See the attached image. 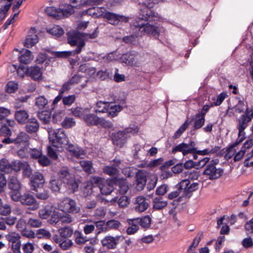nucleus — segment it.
I'll use <instances>...</instances> for the list:
<instances>
[{"label":"nucleus","mask_w":253,"mask_h":253,"mask_svg":"<svg viewBox=\"0 0 253 253\" xmlns=\"http://www.w3.org/2000/svg\"><path fill=\"white\" fill-rule=\"evenodd\" d=\"M98 9H100L102 11L98 15H103V17L105 18L111 24L117 25L120 22H126L128 20L127 18L124 16L107 11L105 8H100Z\"/></svg>","instance_id":"nucleus-9"},{"label":"nucleus","mask_w":253,"mask_h":253,"mask_svg":"<svg viewBox=\"0 0 253 253\" xmlns=\"http://www.w3.org/2000/svg\"><path fill=\"white\" fill-rule=\"evenodd\" d=\"M29 136L25 132H20L18 133L15 138H14V144L17 145H28Z\"/></svg>","instance_id":"nucleus-25"},{"label":"nucleus","mask_w":253,"mask_h":253,"mask_svg":"<svg viewBox=\"0 0 253 253\" xmlns=\"http://www.w3.org/2000/svg\"><path fill=\"white\" fill-rule=\"evenodd\" d=\"M60 235L63 237H69L72 236L73 233V229L70 227H65L59 229Z\"/></svg>","instance_id":"nucleus-48"},{"label":"nucleus","mask_w":253,"mask_h":253,"mask_svg":"<svg viewBox=\"0 0 253 253\" xmlns=\"http://www.w3.org/2000/svg\"><path fill=\"white\" fill-rule=\"evenodd\" d=\"M28 117V114L25 110L18 111L15 113V118L20 123H25Z\"/></svg>","instance_id":"nucleus-38"},{"label":"nucleus","mask_w":253,"mask_h":253,"mask_svg":"<svg viewBox=\"0 0 253 253\" xmlns=\"http://www.w3.org/2000/svg\"><path fill=\"white\" fill-rule=\"evenodd\" d=\"M10 70L17 71V74L21 77H24L25 75H28V68L24 66H20L18 68L15 65H11L9 67Z\"/></svg>","instance_id":"nucleus-36"},{"label":"nucleus","mask_w":253,"mask_h":253,"mask_svg":"<svg viewBox=\"0 0 253 253\" xmlns=\"http://www.w3.org/2000/svg\"><path fill=\"white\" fill-rule=\"evenodd\" d=\"M39 128V125L37 120L35 118L30 119L26 125L25 129L29 133H33L36 132Z\"/></svg>","instance_id":"nucleus-29"},{"label":"nucleus","mask_w":253,"mask_h":253,"mask_svg":"<svg viewBox=\"0 0 253 253\" xmlns=\"http://www.w3.org/2000/svg\"><path fill=\"white\" fill-rule=\"evenodd\" d=\"M47 32L52 35L59 37L63 35L64 32L63 29L58 25H52L46 29Z\"/></svg>","instance_id":"nucleus-35"},{"label":"nucleus","mask_w":253,"mask_h":253,"mask_svg":"<svg viewBox=\"0 0 253 253\" xmlns=\"http://www.w3.org/2000/svg\"><path fill=\"white\" fill-rule=\"evenodd\" d=\"M133 27L132 29L134 34L123 38V41L126 43H134L138 37L142 36L145 34L152 35L155 38H158L160 34L165 32V29L163 27L153 25L149 23L144 24L137 22Z\"/></svg>","instance_id":"nucleus-3"},{"label":"nucleus","mask_w":253,"mask_h":253,"mask_svg":"<svg viewBox=\"0 0 253 253\" xmlns=\"http://www.w3.org/2000/svg\"><path fill=\"white\" fill-rule=\"evenodd\" d=\"M119 58L117 51L108 53L103 57L105 61L109 62L118 60Z\"/></svg>","instance_id":"nucleus-59"},{"label":"nucleus","mask_w":253,"mask_h":253,"mask_svg":"<svg viewBox=\"0 0 253 253\" xmlns=\"http://www.w3.org/2000/svg\"><path fill=\"white\" fill-rule=\"evenodd\" d=\"M133 156L135 158H138L139 155H142L144 152L142 150L141 146L139 144H135L133 146Z\"/></svg>","instance_id":"nucleus-61"},{"label":"nucleus","mask_w":253,"mask_h":253,"mask_svg":"<svg viewBox=\"0 0 253 253\" xmlns=\"http://www.w3.org/2000/svg\"><path fill=\"white\" fill-rule=\"evenodd\" d=\"M79 70L80 72L84 73L86 78L93 77L96 71L95 68L90 67L87 64L81 65L80 66Z\"/></svg>","instance_id":"nucleus-30"},{"label":"nucleus","mask_w":253,"mask_h":253,"mask_svg":"<svg viewBox=\"0 0 253 253\" xmlns=\"http://www.w3.org/2000/svg\"><path fill=\"white\" fill-rule=\"evenodd\" d=\"M109 102L98 101L96 103V112L100 113L107 112Z\"/></svg>","instance_id":"nucleus-45"},{"label":"nucleus","mask_w":253,"mask_h":253,"mask_svg":"<svg viewBox=\"0 0 253 253\" xmlns=\"http://www.w3.org/2000/svg\"><path fill=\"white\" fill-rule=\"evenodd\" d=\"M119 236L108 235L102 239L101 244L102 246L105 249H115L119 244Z\"/></svg>","instance_id":"nucleus-15"},{"label":"nucleus","mask_w":253,"mask_h":253,"mask_svg":"<svg viewBox=\"0 0 253 253\" xmlns=\"http://www.w3.org/2000/svg\"><path fill=\"white\" fill-rule=\"evenodd\" d=\"M27 224L32 228H39L42 225V222L38 218H30L27 222Z\"/></svg>","instance_id":"nucleus-55"},{"label":"nucleus","mask_w":253,"mask_h":253,"mask_svg":"<svg viewBox=\"0 0 253 253\" xmlns=\"http://www.w3.org/2000/svg\"><path fill=\"white\" fill-rule=\"evenodd\" d=\"M70 2L73 8H81L88 5L87 0H70Z\"/></svg>","instance_id":"nucleus-52"},{"label":"nucleus","mask_w":253,"mask_h":253,"mask_svg":"<svg viewBox=\"0 0 253 253\" xmlns=\"http://www.w3.org/2000/svg\"><path fill=\"white\" fill-rule=\"evenodd\" d=\"M135 204V209L139 212L145 211L149 206V204L146 199L142 196H139L136 198Z\"/></svg>","instance_id":"nucleus-26"},{"label":"nucleus","mask_w":253,"mask_h":253,"mask_svg":"<svg viewBox=\"0 0 253 253\" xmlns=\"http://www.w3.org/2000/svg\"><path fill=\"white\" fill-rule=\"evenodd\" d=\"M60 10L62 12V18L64 16L67 17L74 12L73 6L68 4L61 6Z\"/></svg>","instance_id":"nucleus-42"},{"label":"nucleus","mask_w":253,"mask_h":253,"mask_svg":"<svg viewBox=\"0 0 253 253\" xmlns=\"http://www.w3.org/2000/svg\"><path fill=\"white\" fill-rule=\"evenodd\" d=\"M122 131L126 134V135L127 136V137L128 138L129 137L130 134H134L137 133L138 131V129L136 126L133 125L126 128L124 131Z\"/></svg>","instance_id":"nucleus-60"},{"label":"nucleus","mask_w":253,"mask_h":253,"mask_svg":"<svg viewBox=\"0 0 253 253\" xmlns=\"http://www.w3.org/2000/svg\"><path fill=\"white\" fill-rule=\"evenodd\" d=\"M11 4H3V2L0 3V21L2 20L6 16V12L9 10Z\"/></svg>","instance_id":"nucleus-46"},{"label":"nucleus","mask_w":253,"mask_h":253,"mask_svg":"<svg viewBox=\"0 0 253 253\" xmlns=\"http://www.w3.org/2000/svg\"><path fill=\"white\" fill-rule=\"evenodd\" d=\"M113 163H114V165L118 167V168L120 169H122V172L127 177L131 176L134 174V172L133 170L134 169L130 167L123 168L122 166L121 162L120 160L115 159Z\"/></svg>","instance_id":"nucleus-31"},{"label":"nucleus","mask_w":253,"mask_h":253,"mask_svg":"<svg viewBox=\"0 0 253 253\" xmlns=\"http://www.w3.org/2000/svg\"><path fill=\"white\" fill-rule=\"evenodd\" d=\"M160 2V0H149L142 4L141 6L140 17L139 18L147 21L149 22H163V18L151 9L155 4L159 3Z\"/></svg>","instance_id":"nucleus-4"},{"label":"nucleus","mask_w":253,"mask_h":253,"mask_svg":"<svg viewBox=\"0 0 253 253\" xmlns=\"http://www.w3.org/2000/svg\"><path fill=\"white\" fill-rule=\"evenodd\" d=\"M127 222L129 225V226L126 229V233L128 235H132L135 233L139 229V224L137 219H128Z\"/></svg>","instance_id":"nucleus-28"},{"label":"nucleus","mask_w":253,"mask_h":253,"mask_svg":"<svg viewBox=\"0 0 253 253\" xmlns=\"http://www.w3.org/2000/svg\"><path fill=\"white\" fill-rule=\"evenodd\" d=\"M227 97V94L226 92H222L220 93L216 97L211 98L213 102L211 103V106L220 105Z\"/></svg>","instance_id":"nucleus-41"},{"label":"nucleus","mask_w":253,"mask_h":253,"mask_svg":"<svg viewBox=\"0 0 253 253\" xmlns=\"http://www.w3.org/2000/svg\"><path fill=\"white\" fill-rule=\"evenodd\" d=\"M194 127L195 129L201 128L204 124L205 119L203 115L196 114L193 118Z\"/></svg>","instance_id":"nucleus-39"},{"label":"nucleus","mask_w":253,"mask_h":253,"mask_svg":"<svg viewBox=\"0 0 253 253\" xmlns=\"http://www.w3.org/2000/svg\"><path fill=\"white\" fill-rule=\"evenodd\" d=\"M6 239L11 243H15L20 240V235L15 232H11L5 236Z\"/></svg>","instance_id":"nucleus-54"},{"label":"nucleus","mask_w":253,"mask_h":253,"mask_svg":"<svg viewBox=\"0 0 253 253\" xmlns=\"http://www.w3.org/2000/svg\"><path fill=\"white\" fill-rule=\"evenodd\" d=\"M34 244L31 243H27L23 245L22 250L24 253H32L34 250Z\"/></svg>","instance_id":"nucleus-64"},{"label":"nucleus","mask_w":253,"mask_h":253,"mask_svg":"<svg viewBox=\"0 0 253 253\" xmlns=\"http://www.w3.org/2000/svg\"><path fill=\"white\" fill-rule=\"evenodd\" d=\"M9 195L12 200L20 202L22 205L27 207L30 210L35 211L39 208V203L34 196L29 192H26L22 195L20 192H9Z\"/></svg>","instance_id":"nucleus-5"},{"label":"nucleus","mask_w":253,"mask_h":253,"mask_svg":"<svg viewBox=\"0 0 253 253\" xmlns=\"http://www.w3.org/2000/svg\"><path fill=\"white\" fill-rule=\"evenodd\" d=\"M57 206L59 210L65 213H77L80 211V208L75 201L68 197L61 199Z\"/></svg>","instance_id":"nucleus-7"},{"label":"nucleus","mask_w":253,"mask_h":253,"mask_svg":"<svg viewBox=\"0 0 253 253\" xmlns=\"http://www.w3.org/2000/svg\"><path fill=\"white\" fill-rule=\"evenodd\" d=\"M120 61L127 65L134 66L138 63V55L135 53H127L119 57Z\"/></svg>","instance_id":"nucleus-17"},{"label":"nucleus","mask_w":253,"mask_h":253,"mask_svg":"<svg viewBox=\"0 0 253 253\" xmlns=\"http://www.w3.org/2000/svg\"><path fill=\"white\" fill-rule=\"evenodd\" d=\"M11 114L10 110L3 107H0V123H3L5 118Z\"/></svg>","instance_id":"nucleus-53"},{"label":"nucleus","mask_w":253,"mask_h":253,"mask_svg":"<svg viewBox=\"0 0 253 253\" xmlns=\"http://www.w3.org/2000/svg\"><path fill=\"white\" fill-rule=\"evenodd\" d=\"M45 11L47 14L57 19L62 18V12L60 8H57L54 6H49L46 8Z\"/></svg>","instance_id":"nucleus-32"},{"label":"nucleus","mask_w":253,"mask_h":253,"mask_svg":"<svg viewBox=\"0 0 253 253\" xmlns=\"http://www.w3.org/2000/svg\"><path fill=\"white\" fill-rule=\"evenodd\" d=\"M92 184L99 186L103 195H109L114 190L113 183L111 180H105L100 177L92 176L90 179Z\"/></svg>","instance_id":"nucleus-8"},{"label":"nucleus","mask_w":253,"mask_h":253,"mask_svg":"<svg viewBox=\"0 0 253 253\" xmlns=\"http://www.w3.org/2000/svg\"><path fill=\"white\" fill-rule=\"evenodd\" d=\"M210 158L206 157L199 161L198 162H194L192 160L187 161L183 165V167L186 169H190L193 168L198 169L205 166L209 162Z\"/></svg>","instance_id":"nucleus-19"},{"label":"nucleus","mask_w":253,"mask_h":253,"mask_svg":"<svg viewBox=\"0 0 253 253\" xmlns=\"http://www.w3.org/2000/svg\"><path fill=\"white\" fill-rule=\"evenodd\" d=\"M96 241L95 240L91 239L89 244L86 245L84 250L86 253H94L96 251L95 245Z\"/></svg>","instance_id":"nucleus-47"},{"label":"nucleus","mask_w":253,"mask_h":253,"mask_svg":"<svg viewBox=\"0 0 253 253\" xmlns=\"http://www.w3.org/2000/svg\"><path fill=\"white\" fill-rule=\"evenodd\" d=\"M127 139L126 134L122 131H120L114 134L113 142L118 147H122L126 144Z\"/></svg>","instance_id":"nucleus-22"},{"label":"nucleus","mask_w":253,"mask_h":253,"mask_svg":"<svg viewBox=\"0 0 253 253\" xmlns=\"http://www.w3.org/2000/svg\"><path fill=\"white\" fill-rule=\"evenodd\" d=\"M45 182L43 175L39 172H35L30 178L32 190L37 191V188L42 187Z\"/></svg>","instance_id":"nucleus-12"},{"label":"nucleus","mask_w":253,"mask_h":253,"mask_svg":"<svg viewBox=\"0 0 253 253\" xmlns=\"http://www.w3.org/2000/svg\"><path fill=\"white\" fill-rule=\"evenodd\" d=\"M48 132L49 142L53 146L63 148L69 144L68 137L62 129H49Z\"/></svg>","instance_id":"nucleus-6"},{"label":"nucleus","mask_w":253,"mask_h":253,"mask_svg":"<svg viewBox=\"0 0 253 253\" xmlns=\"http://www.w3.org/2000/svg\"><path fill=\"white\" fill-rule=\"evenodd\" d=\"M138 220L139 225H141L143 228H148L151 224V218L149 216H145L141 218H135Z\"/></svg>","instance_id":"nucleus-49"},{"label":"nucleus","mask_w":253,"mask_h":253,"mask_svg":"<svg viewBox=\"0 0 253 253\" xmlns=\"http://www.w3.org/2000/svg\"><path fill=\"white\" fill-rule=\"evenodd\" d=\"M37 33V31L35 28L32 27L30 29L28 35L24 42L25 46L27 48H31L39 42V38Z\"/></svg>","instance_id":"nucleus-16"},{"label":"nucleus","mask_w":253,"mask_h":253,"mask_svg":"<svg viewBox=\"0 0 253 253\" xmlns=\"http://www.w3.org/2000/svg\"><path fill=\"white\" fill-rule=\"evenodd\" d=\"M76 125V121L73 118L66 117L62 122V126L65 128H69Z\"/></svg>","instance_id":"nucleus-50"},{"label":"nucleus","mask_w":253,"mask_h":253,"mask_svg":"<svg viewBox=\"0 0 253 253\" xmlns=\"http://www.w3.org/2000/svg\"><path fill=\"white\" fill-rule=\"evenodd\" d=\"M11 212V207L7 204L0 205V214L6 215Z\"/></svg>","instance_id":"nucleus-63"},{"label":"nucleus","mask_w":253,"mask_h":253,"mask_svg":"<svg viewBox=\"0 0 253 253\" xmlns=\"http://www.w3.org/2000/svg\"><path fill=\"white\" fill-rule=\"evenodd\" d=\"M18 58L20 63L28 64L33 60L34 55L31 51L28 49H23L20 52Z\"/></svg>","instance_id":"nucleus-23"},{"label":"nucleus","mask_w":253,"mask_h":253,"mask_svg":"<svg viewBox=\"0 0 253 253\" xmlns=\"http://www.w3.org/2000/svg\"><path fill=\"white\" fill-rule=\"evenodd\" d=\"M80 165L84 170L85 172L91 173L93 172L94 169L92 167V164L91 161H81Z\"/></svg>","instance_id":"nucleus-44"},{"label":"nucleus","mask_w":253,"mask_h":253,"mask_svg":"<svg viewBox=\"0 0 253 253\" xmlns=\"http://www.w3.org/2000/svg\"><path fill=\"white\" fill-rule=\"evenodd\" d=\"M190 122L188 120H186L183 124H182L178 130L175 132L174 134V138L176 139L180 137V136L183 133V132L187 129Z\"/></svg>","instance_id":"nucleus-51"},{"label":"nucleus","mask_w":253,"mask_h":253,"mask_svg":"<svg viewBox=\"0 0 253 253\" xmlns=\"http://www.w3.org/2000/svg\"><path fill=\"white\" fill-rule=\"evenodd\" d=\"M103 171L104 173L110 176L115 175L118 173V169L113 166H105L103 168Z\"/></svg>","instance_id":"nucleus-57"},{"label":"nucleus","mask_w":253,"mask_h":253,"mask_svg":"<svg viewBox=\"0 0 253 253\" xmlns=\"http://www.w3.org/2000/svg\"><path fill=\"white\" fill-rule=\"evenodd\" d=\"M253 118V111L252 109H247L245 114L242 115L239 119L238 125V138L237 141L227 149L226 154V157L227 159H230L234 155V161H239L243 158L246 153H249L248 150L253 146V140L249 139L244 143L243 146L238 152H237L235 149L237 145L243 141L245 139L246 137L244 129L247 127L248 123L251 121Z\"/></svg>","instance_id":"nucleus-1"},{"label":"nucleus","mask_w":253,"mask_h":253,"mask_svg":"<svg viewBox=\"0 0 253 253\" xmlns=\"http://www.w3.org/2000/svg\"><path fill=\"white\" fill-rule=\"evenodd\" d=\"M83 120L89 126L104 125L105 122L104 119L97 117L94 114L90 113L89 108L88 109V112L84 115Z\"/></svg>","instance_id":"nucleus-13"},{"label":"nucleus","mask_w":253,"mask_h":253,"mask_svg":"<svg viewBox=\"0 0 253 253\" xmlns=\"http://www.w3.org/2000/svg\"><path fill=\"white\" fill-rule=\"evenodd\" d=\"M0 170L5 173H8L12 170L11 164L5 159H2L0 160Z\"/></svg>","instance_id":"nucleus-40"},{"label":"nucleus","mask_w":253,"mask_h":253,"mask_svg":"<svg viewBox=\"0 0 253 253\" xmlns=\"http://www.w3.org/2000/svg\"><path fill=\"white\" fill-rule=\"evenodd\" d=\"M39 216L43 219L48 218L51 215L50 220L51 223H57L59 220L60 213L58 211L52 212V207L46 206L39 211Z\"/></svg>","instance_id":"nucleus-10"},{"label":"nucleus","mask_w":253,"mask_h":253,"mask_svg":"<svg viewBox=\"0 0 253 253\" xmlns=\"http://www.w3.org/2000/svg\"><path fill=\"white\" fill-rule=\"evenodd\" d=\"M196 151L197 149L195 147V143L193 141L190 142L189 144L185 143H180L173 147L171 151L173 154H175L177 152H181L183 156L188 154L196 153Z\"/></svg>","instance_id":"nucleus-11"},{"label":"nucleus","mask_w":253,"mask_h":253,"mask_svg":"<svg viewBox=\"0 0 253 253\" xmlns=\"http://www.w3.org/2000/svg\"><path fill=\"white\" fill-rule=\"evenodd\" d=\"M36 234L39 238L49 239L51 237L50 232L45 229H40L37 230Z\"/></svg>","instance_id":"nucleus-56"},{"label":"nucleus","mask_w":253,"mask_h":253,"mask_svg":"<svg viewBox=\"0 0 253 253\" xmlns=\"http://www.w3.org/2000/svg\"><path fill=\"white\" fill-rule=\"evenodd\" d=\"M42 74L41 68L39 66L34 65L28 67V75L34 80H41Z\"/></svg>","instance_id":"nucleus-24"},{"label":"nucleus","mask_w":253,"mask_h":253,"mask_svg":"<svg viewBox=\"0 0 253 253\" xmlns=\"http://www.w3.org/2000/svg\"><path fill=\"white\" fill-rule=\"evenodd\" d=\"M168 205L166 201L161 197H156L153 201V207L156 210H160L166 207Z\"/></svg>","instance_id":"nucleus-34"},{"label":"nucleus","mask_w":253,"mask_h":253,"mask_svg":"<svg viewBox=\"0 0 253 253\" xmlns=\"http://www.w3.org/2000/svg\"><path fill=\"white\" fill-rule=\"evenodd\" d=\"M98 34L96 27L91 34L75 33L71 34L68 38V42L71 46H76V49L73 51L52 52V55L57 57H66L80 53L85 45V41L96 38Z\"/></svg>","instance_id":"nucleus-2"},{"label":"nucleus","mask_w":253,"mask_h":253,"mask_svg":"<svg viewBox=\"0 0 253 253\" xmlns=\"http://www.w3.org/2000/svg\"><path fill=\"white\" fill-rule=\"evenodd\" d=\"M149 173L144 170H139L136 174V188L141 191L143 189L147 180Z\"/></svg>","instance_id":"nucleus-18"},{"label":"nucleus","mask_w":253,"mask_h":253,"mask_svg":"<svg viewBox=\"0 0 253 253\" xmlns=\"http://www.w3.org/2000/svg\"><path fill=\"white\" fill-rule=\"evenodd\" d=\"M64 180L60 179L58 177L52 176L49 181V188L53 192H59Z\"/></svg>","instance_id":"nucleus-27"},{"label":"nucleus","mask_w":253,"mask_h":253,"mask_svg":"<svg viewBox=\"0 0 253 253\" xmlns=\"http://www.w3.org/2000/svg\"><path fill=\"white\" fill-rule=\"evenodd\" d=\"M8 187L11 190L10 192H20L21 188V184L14 175H10L8 180Z\"/></svg>","instance_id":"nucleus-20"},{"label":"nucleus","mask_w":253,"mask_h":253,"mask_svg":"<svg viewBox=\"0 0 253 253\" xmlns=\"http://www.w3.org/2000/svg\"><path fill=\"white\" fill-rule=\"evenodd\" d=\"M47 100L42 96H39L36 98V105L40 109H42L47 104Z\"/></svg>","instance_id":"nucleus-58"},{"label":"nucleus","mask_w":253,"mask_h":253,"mask_svg":"<svg viewBox=\"0 0 253 253\" xmlns=\"http://www.w3.org/2000/svg\"><path fill=\"white\" fill-rule=\"evenodd\" d=\"M223 173V170L217 169L214 164H210L207 166L204 171V174L207 175L210 179H215L219 178Z\"/></svg>","instance_id":"nucleus-14"},{"label":"nucleus","mask_w":253,"mask_h":253,"mask_svg":"<svg viewBox=\"0 0 253 253\" xmlns=\"http://www.w3.org/2000/svg\"><path fill=\"white\" fill-rule=\"evenodd\" d=\"M88 108L77 107L71 109V113L76 117L83 119L84 116L88 112Z\"/></svg>","instance_id":"nucleus-37"},{"label":"nucleus","mask_w":253,"mask_h":253,"mask_svg":"<svg viewBox=\"0 0 253 253\" xmlns=\"http://www.w3.org/2000/svg\"><path fill=\"white\" fill-rule=\"evenodd\" d=\"M39 117L46 124L47 123L50 119V114L48 112L42 111L39 113Z\"/></svg>","instance_id":"nucleus-62"},{"label":"nucleus","mask_w":253,"mask_h":253,"mask_svg":"<svg viewBox=\"0 0 253 253\" xmlns=\"http://www.w3.org/2000/svg\"><path fill=\"white\" fill-rule=\"evenodd\" d=\"M18 88V83L14 81L8 82L5 86V90L8 93H14Z\"/></svg>","instance_id":"nucleus-43"},{"label":"nucleus","mask_w":253,"mask_h":253,"mask_svg":"<svg viewBox=\"0 0 253 253\" xmlns=\"http://www.w3.org/2000/svg\"><path fill=\"white\" fill-rule=\"evenodd\" d=\"M67 149L70 152V155L75 158L83 159L85 156V153L83 149L72 144H69Z\"/></svg>","instance_id":"nucleus-21"},{"label":"nucleus","mask_w":253,"mask_h":253,"mask_svg":"<svg viewBox=\"0 0 253 253\" xmlns=\"http://www.w3.org/2000/svg\"><path fill=\"white\" fill-rule=\"evenodd\" d=\"M123 109V106L120 105L109 104L107 112L108 115L111 117H114L118 115V113Z\"/></svg>","instance_id":"nucleus-33"}]
</instances>
